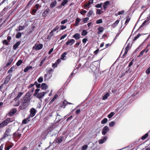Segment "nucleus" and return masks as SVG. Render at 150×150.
I'll use <instances>...</instances> for the list:
<instances>
[{
    "label": "nucleus",
    "instance_id": "obj_34",
    "mask_svg": "<svg viewBox=\"0 0 150 150\" xmlns=\"http://www.w3.org/2000/svg\"><path fill=\"white\" fill-rule=\"evenodd\" d=\"M68 2L67 0H63L61 4V5L62 6H64Z\"/></svg>",
    "mask_w": 150,
    "mask_h": 150
},
{
    "label": "nucleus",
    "instance_id": "obj_47",
    "mask_svg": "<svg viewBox=\"0 0 150 150\" xmlns=\"http://www.w3.org/2000/svg\"><path fill=\"white\" fill-rule=\"evenodd\" d=\"M115 124V122L114 121H112L110 122L109 125L111 127H113Z\"/></svg>",
    "mask_w": 150,
    "mask_h": 150
},
{
    "label": "nucleus",
    "instance_id": "obj_5",
    "mask_svg": "<svg viewBox=\"0 0 150 150\" xmlns=\"http://www.w3.org/2000/svg\"><path fill=\"white\" fill-rule=\"evenodd\" d=\"M30 115L29 117H34L36 113V110L33 108H32L30 110Z\"/></svg>",
    "mask_w": 150,
    "mask_h": 150
},
{
    "label": "nucleus",
    "instance_id": "obj_55",
    "mask_svg": "<svg viewBox=\"0 0 150 150\" xmlns=\"http://www.w3.org/2000/svg\"><path fill=\"white\" fill-rule=\"evenodd\" d=\"M57 64L56 62H55L53 64L52 66V67L54 69L57 67Z\"/></svg>",
    "mask_w": 150,
    "mask_h": 150
},
{
    "label": "nucleus",
    "instance_id": "obj_59",
    "mask_svg": "<svg viewBox=\"0 0 150 150\" xmlns=\"http://www.w3.org/2000/svg\"><path fill=\"white\" fill-rule=\"evenodd\" d=\"M3 42L4 44H5L6 45H8V42L6 40H4L3 41Z\"/></svg>",
    "mask_w": 150,
    "mask_h": 150
},
{
    "label": "nucleus",
    "instance_id": "obj_51",
    "mask_svg": "<svg viewBox=\"0 0 150 150\" xmlns=\"http://www.w3.org/2000/svg\"><path fill=\"white\" fill-rule=\"evenodd\" d=\"M43 79L42 77H40L38 79V81L39 83H41L43 81Z\"/></svg>",
    "mask_w": 150,
    "mask_h": 150
},
{
    "label": "nucleus",
    "instance_id": "obj_24",
    "mask_svg": "<svg viewBox=\"0 0 150 150\" xmlns=\"http://www.w3.org/2000/svg\"><path fill=\"white\" fill-rule=\"evenodd\" d=\"M68 102L66 100H64L62 103V105L61 107H63L64 108L65 107V106L67 105V104Z\"/></svg>",
    "mask_w": 150,
    "mask_h": 150
},
{
    "label": "nucleus",
    "instance_id": "obj_7",
    "mask_svg": "<svg viewBox=\"0 0 150 150\" xmlns=\"http://www.w3.org/2000/svg\"><path fill=\"white\" fill-rule=\"evenodd\" d=\"M93 0H89L88 3H86V4L84 5V6L89 8L90 7V5L92 4H93Z\"/></svg>",
    "mask_w": 150,
    "mask_h": 150
},
{
    "label": "nucleus",
    "instance_id": "obj_16",
    "mask_svg": "<svg viewBox=\"0 0 150 150\" xmlns=\"http://www.w3.org/2000/svg\"><path fill=\"white\" fill-rule=\"evenodd\" d=\"M54 70L51 68H47L46 69V72L48 74H52Z\"/></svg>",
    "mask_w": 150,
    "mask_h": 150
},
{
    "label": "nucleus",
    "instance_id": "obj_10",
    "mask_svg": "<svg viewBox=\"0 0 150 150\" xmlns=\"http://www.w3.org/2000/svg\"><path fill=\"white\" fill-rule=\"evenodd\" d=\"M46 93V92H42L40 93L37 94L36 96V97L39 98H42L45 95V94Z\"/></svg>",
    "mask_w": 150,
    "mask_h": 150
},
{
    "label": "nucleus",
    "instance_id": "obj_6",
    "mask_svg": "<svg viewBox=\"0 0 150 150\" xmlns=\"http://www.w3.org/2000/svg\"><path fill=\"white\" fill-rule=\"evenodd\" d=\"M109 129L108 126H105L103 128L102 131V133L103 135H105L106 133L109 131Z\"/></svg>",
    "mask_w": 150,
    "mask_h": 150
},
{
    "label": "nucleus",
    "instance_id": "obj_22",
    "mask_svg": "<svg viewBox=\"0 0 150 150\" xmlns=\"http://www.w3.org/2000/svg\"><path fill=\"white\" fill-rule=\"evenodd\" d=\"M63 137H59L56 139V142H57L60 143L62 142L63 141Z\"/></svg>",
    "mask_w": 150,
    "mask_h": 150
},
{
    "label": "nucleus",
    "instance_id": "obj_40",
    "mask_svg": "<svg viewBox=\"0 0 150 150\" xmlns=\"http://www.w3.org/2000/svg\"><path fill=\"white\" fill-rule=\"evenodd\" d=\"M108 121V119L106 118H105L103 119L101 121L102 124H104L106 123Z\"/></svg>",
    "mask_w": 150,
    "mask_h": 150
},
{
    "label": "nucleus",
    "instance_id": "obj_4",
    "mask_svg": "<svg viewBox=\"0 0 150 150\" xmlns=\"http://www.w3.org/2000/svg\"><path fill=\"white\" fill-rule=\"evenodd\" d=\"M43 46L42 44H36L33 47V50H40L42 49Z\"/></svg>",
    "mask_w": 150,
    "mask_h": 150
},
{
    "label": "nucleus",
    "instance_id": "obj_33",
    "mask_svg": "<svg viewBox=\"0 0 150 150\" xmlns=\"http://www.w3.org/2000/svg\"><path fill=\"white\" fill-rule=\"evenodd\" d=\"M119 22V20H117L115 21V22L112 25V26L113 28H115L117 25L118 24Z\"/></svg>",
    "mask_w": 150,
    "mask_h": 150
},
{
    "label": "nucleus",
    "instance_id": "obj_31",
    "mask_svg": "<svg viewBox=\"0 0 150 150\" xmlns=\"http://www.w3.org/2000/svg\"><path fill=\"white\" fill-rule=\"evenodd\" d=\"M110 94L109 93H107L104 96H103V99L105 100L109 96Z\"/></svg>",
    "mask_w": 150,
    "mask_h": 150
},
{
    "label": "nucleus",
    "instance_id": "obj_18",
    "mask_svg": "<svg viewBox=\"0 0 150 150\" xmlns=\"http://www.w3.org/2000/svg\"><path fill=\"white\" fill-rule=\"evenodd\" d=\"M21 43V42L18 41L13 46V49L16 50L18 47L20 45Z\"/></svg>",
    "mask_w": 150,
    "mask_h": 150
},
{
    "label": "nucleus",
    "instance_id": "obj_9",
    "mask_svg": "<svg viewBox=\"0 0 150 150\" xmlns=\"http://www.w3.org/2000/svg\"><path fill=\"white\" fill-rule=\"evenodd\" d=\"M75 40L73 39H71L68 40L66 42V45H72L75 42Z\"/></svg>",
    "mask_w": 150,
    "mask_h": 150
},
{
    "label": "nucleus",
    "instance_id": "obj_45",
    "mask_svg": "<svg viewBox=\"0 0 150 150\" xmlns=\"http://www.w3.org/2000/svg\"><path fill=\"white\" fill-rule=\"evenodd\" d=\"M13 146V144H11L6 148V150H9Z\"/></svg>",
    "mask_w": 150,
    "mask_h": 150
},
{
    "label": "nucleus",
    "instance_id": "obj_29",
    "mask_svg": "<svg viewBox=\"0 0 150 150\" xmlns=\"http://www.w3.org/2000/svg\"><path fill=\"white\" fill-rule=\"evenodd\" d=\"M49 9H46L43 13V16L44 17L46 16H47V14L49 11Z\"/></svg>",
    "mask_w": 150,
    "mask_h": 150
},
{
    "label": "nucleus",
    "instance_id": "obj_64",
    "mask_svg": "<svg viewBox=\"0 0 150 150\" xmlns=\"http://www.w3.org/2000/svg\"><path fill=\"white\" fill-rule=\"evenodd\" d=\"M146 72L147 74H149L150 73V67L146 70Z\"/></svg>",
    "mask_w": 150,
    "mask_h": 150
},
{
    "label": "nucleus",
    "instance_id": "obj_1",
    "mask_svg": "<svg viewBox=\"0 0 150 150\" xmlns=\"http://www.w3.org/2000/svg\"><path fill=\"white\" fill-rule=\"evenodd\" d=\"M14 121V119L12 118H7L1 123L0 124L1 127H3L7 125L8 123L12 122Z\"/></svg>",
    "mask_w": 150,
    "mask_h": 150
},
{
    "label": "nucleus",
    "instance_id": "obj_14",
    "mask_svg": "<svg viewBox=\"0 0 150 150\" xmlns=\"http://www.w3.org/2000/svg\"><path fill=\"white\" fill-rule=\"evenodd\" d=\"M104 29V28L102 27L101 26H99L98 28V34H100L103 31Z\"/></svg>",
    "mask_w": 150,
    "mask_h": 150
},
{
    "label": "nucleus",
    "instance_id": "obj_44",
    "mask_svg": "<svg viewBox=\"0 0 150 150\" xmlns=\"http://www.w3.org/2000/svg\"><path fill=\"white\" fill-rule=\"evenodd\" d=\"M114 115V113L113 112H111L108 115V117L109 118H111Z\"/></svg>",
    "mask_w": 150,
    "mask_h": 150
},
{
    "label": "nucleus",
    "instance_id": "obj_15",
    "mask_svg": "<svg viewBox=\"0 0 150 150\" xmlns=\"http://www.w3.org/2000/svg\"><path fill=\"white\" fill-rule=\"evenodd\" d=\"M109 4V1H108L105 2L103 5V7L104 10H106L108 7V5Z\"/></svg>",
    "mask_w": 150,
    "mask_h": 150
},
{
    "label": "nucleus",
    "instance_id": "obj_17",
    "mask_svg": "<svg viewBox=\"0 0 150 150\" xmlns=\"http://www.w3.org/2000/svg\"><path fill=\"white\" fill-rule=\"evenodd\" d=\"M30 117L29 116L27 118H26L23 120L22 121V123L23 124H26L30 120Z\"/></svg>",
    "mask_w": 150,
    "mask_h": 150
},
{
    "label": "nucleus",
    "instance_id": "obj_38",
    "mask_svg": "<svg viewBox=\"0 0 150 150\" xmlns=\"http://www.w3.org/2000/svg\"><path fill=\"white\" fill-rule=\"evenodd\" d=\"M59 27L58 26H57L55 28H54L50 32V34L56 31V30L59 29Z\"/></svg>",
    "mask_w": 150,
    "mask_h": 150
},
{
    "label": "nucleus",
    "instance_id": "obj_35",
    "mask_svg": "<svg viewBox=\"0 0 150 150\" xmlns=\"http://www.w3.org/2000/svg\"><path fill=\"white\" fill-rule=\"evenodd\" d=\"M80 21V19L79 18H77L76 19V21L75 23L74 24V26H77L78 25Z\"/></svg>",
    "mask_w": 150,
    "mask_h": 150
},
{
    "label": "nucleus",
    "instance_id": "obj_43",
    "mask_svg": "<svg viewBox=\"0 0 150 150\" xmlns=\"http://www.w3.org/2000/svg\"><path fill=\"white\" fill-rule=\"evenodd\" d=\"M22 60L21 59H20L16 63V65L17 66H19L21 65V64H22Z\"/></svg>",
    "mask_w": 150,
    "mask_h": 150
},
{
    "label": "nucleus",
    "instance_id": "obj_57",
    "mask_svg": "<svg viewBox=\"0 0 150 150\" xmlns=\"http://www.w3.org/2000/svg\"><path fill=\"white\" fill-rule=\"evenodd\" d=\"M140 36V34H138L137 35H136L134 38V39L133 40L134 41H135L136 40L137 38H138Z\"/></svg>",
    "mask_w": 150,
    "mask_h": 150
},
{
    "label": "nucleus",
    "instance_id": "obj_21",
    "mask_svg": "<svg viewBox=\"0 0 150 150\" xmlns=\"http://www.w3.org/2000/svg\"><path fill=\"white\" fill-rule=\"evenodd\" d=\"M16 108L12 109L9 112V114L11 116H12L16 112Z\"/></svg>",
    "mask_w": 150,
    "mask_h": 150
},
{
    "label": "nucleus",
    "instance_id": "obj_8",
    "mask_svg": "<svg viewBox=\"0 0 150 150\" xmlns=\"http://www.w3.org/2000/svg\"><path fill=\"white\" fill-rule=\"evenodd\" d=\"M150 20V16L148 17L146 20L141 25V27H143L149 23V22Z\"/></svg>",
    "mask_w": 150,
    "mask_h": 150
},
{
    "label": "nucleus",
    "instance_id": "obj_36",
    "mask_svg": "<svg viewBox=\"0 0 150 150\" xmlns=\"http://www.w3.org/2000/svg\"><path fill=\"white\" fill-rule=\"evenodd\" d=\"M103 12V11L102 9H97L96 10V13L98 15H100Z\"/></svg>",
    "mask_w": 150,
    "mask_h": 150
},
{
    "label": "nucleus",
    "instance_id": "obj_20",
    "mask_svg": "<svg viewBox=\"0 0 150 150\" xmlns=\"http://www.w3.org/2000/svg\"><path fill=\"white\" fill-rule=\"evenodd\" d=\"M107 137H105L103 139L100 140L99 141V143L100 144H102L105 142L107 140Z\"/></svg>",
    "mask_w": 150,
    "mask_h": 150
},
{
    "label": "nucleus",
    "instance_id": "obj_25",
    "mask_svg": "<svg viewBox=\"0 0 150 150\" xmlns=\"http://www.w3.org/2000/svg\"><path fill=\"white\" fill-rule=\"evenodd\" d=\"M58 95L57 94H56L52 98V99L50 101L49 103L50 104H52L54 101L58 97Z\"/></svg>",
    "mask_w": 150,
    "mask_h": 150
},
{
    "label": "nucleus",
    "instance_id": "obj_58",
    "mask_svg": "<svg viewBox=\"0 0 150 150\" xmlns=\"http://www.w3.org/2000/svg\"><path fill=\"white\" fill-rule=\"evenodd\" d=\"M67 34H66L62 36L60 38V40H62L64 39L66 37H67Z\"/></svg>",
    "mask_w": 150,
    "mask_h": 150
},
{
    "label": "nucleus",
    "instance_id": "obj_50",
    "mask_svg": "<svg viewBox=\"0 0 150 150\" xmlns=\"http://www.w3.org/2000/svg\"><path fill=\"white\" fill-rule=\"evenodd\" d=\"M102 5V3H101L100 4H98L95 6V7L97 8H100L101 7Z\"/></svg>",
    "mask_w": 150,
    "mask_h": 150
},
{
    "label": "nucleus",
    "instance_id": "obj_63",
    "mask_svg": "<svg viewBox=\"0 0 150 150\" xmlns=\"http://www.w3.org/2000/svg\"><path fill=\"white\" fill-rule=\"evenodd\" d=\"M145 51V50H142V51H141L139 54V56H142V55H143V54H144V52Z\"/></svg>",
    "mask_w": 150,
    "mask_h": 150
},
{
    "label": "nucleus",
    "instance_id": "obj_41",
    "mask_svg": "<svg viewBox=\"0 0 150 150\" xmlns=\"http://www.w3.org/2000/svg\"><path fill=\"white\" fill-rule=\"evenodd\" d=\"M13 62V60L12 59H9L8 60V62L6 64V67H8Z\"/></svg>",
    "mask_w": 150,
    "mask_h": 150
},
{
    "label": "nucleus",
    "instance_id": "obj_39",
    "mask_svg": "<svg viewBox=\"0 0 150 150\" xmlns=\"http://www.w3.org/2000/svg\"><path fill=\"white\" fill-rule=\"evenodd\" d=\"M93 11L92 10H90L87 13V16L88 17H90L91 16L93 13Z\"/></svg>",
    "mask_w": 150,
    "mask_h": 150
},
{
    "label": "nucleus",
    "instance_id": "obj_48",
    "mask_svg": "<svg viewBox=\"0 0 150 150\" xmlns=\"http://www.w3.org/2000/svg\"><path fill=\"white\" fill-rule=\"evenodd\" d=\"M103 22L102 20L101 19H100L98 20H97L96 21V23L97 24H100L101 23Z\"/></svg>",
    "mask_w": 150,
    "mask_h": 150
},
{
    "label": "nucleus",
    "instance_id": "obj_3",
    "mask_svg": "<svg viewBox=\"0 0 150 150\" xmlns=\"http://www.w3.org/2000/svg\"><path fill=\"white\" fill-rule=\"evenodd\" d=\"M29 105V104L28 103L22 102V104L19 106V108L21 110L25 109Z\"/></svg>",
    "mask_w": 150,
    "mask_h": 150
},
{
    "label": "nucleus",
    "instance_id": "obj_28",
    "mask_svg": "<svg viewBox=\"0 0 150 150\" xmlns=\"http://www.w3.org/2000/svg\"><path fill=\"white\" fill-rule=\"evenodd\" d=\"M47 87V85L45 83H42L41 88L42 89H46Z\"/></svg>",
    "mask_w": 150,
    "mask_h": 150
},
{
    "label": "nucleus",
    "instance_id": "obj_52",
    "mask_svg": "<svg viewBox=\"0 0 150 150\" xmlns=\"http://www.w3.org/2000/svg\"><path fill=\"white\" fill-rule=\"evenodd\" d=\"M16 101V103L14 104V106H18L19 105V101L18 100Z\"/></svg>",
    "mask_w": 150,
    "mask_h": 150
},
{
    "label": "nucleus",
    "instance_id": "obj_49",
    "mask_svg": "<svg viewBox=\"0 0 150 150\" xmlns=\"http://www.w3.org/2000/svg\"><path fill=\"white\" fill-rule=\"evenodd\" d=\"M148 135V134L146 133L142 137V139L143 140L145 139L147 137Z\"/></svg>",
    "mask_w": 150,
    "mask_h": 150
},
{
    "label": "nucleus",
    "instance_id": "obj_30",
    "mask_svg": "<svg viewBox=\"0 0 150 150\" xmlns=\"http://www.w3.org/2000/svg\"><path fill=\"white\" fill-rule=\"evenodd\" d=\"M10 77L9 76H8L6 79L4 81V84H6L7 83H8L9 81V80H10Z\"/></svg>",
    "mask_w": 150,
    "mask_h": 150
},
{
    "label": "nucleus",
    "instance_id": "obj_19",
    "mask_svg": "<svg viewBox=\"0 0 150 150\" xmlns=\"http://www.w3.org/2000/svg\"><path fill=\"white\" fill-rule=\"evenodd\" d=\"M23 93L20 92L18 93L17 96L14 99V100L16 101L23 95Z\"/></svg>",
    "mask_w": 150,
    "mask_h": 150
},
{
    "label": "nucleus",
    "instance_id": "obj_23",
    "mask_svg": "<svg viewBox=\"0 0 150 150\" xmlns=\"http://www.w3.org/2000/svg\"><path fill=\"white\" fill-rule=\"evenodd\" d=\"M32 68V67L31 66H29L26 67L23 70L24 72H26L29 70L31 69Z\"/></svg>",
    "mask_w": 150,
    "mask_h": 150
},
{
    "label": "nucleus",
    "instance_id": "obj_11",
    "mask_svg": "<svg viewBox=\"0 0 150 150\" xmlns=\"http://www.w3.org/2000/svg\"><path fill=\"white\" fill-rule=\"evenodd\" d=\"M73 37L76 40H78L80 38V34L78 33H76L73 35Z\"/></svg>",
    "mask_w": 150,
    "mask_h": 150
},
{
    "label": "nucleus",
    "instance_id": "obj_42",
    "mask_svg": "<svg viewBox=\"0 0 150 150\" xmlns=\"http://www.w3.org/2000/svg\"><path fill=\"white\" fill-rule=\"evenodd\" d=\"M21 36V34L20 32L18 33L16 35V37L17 38H19Z\"/></svg>",
    "mask_w": 150,
    "mask_h": 150
},
{
    "label": "nucleus",
    "instance_id": "obj_62",
    "mask_svg": "<svg viewBox=\"0 0 150 150\" xmlns=\"http://www.w3.org/2000/svg\"><path fill=\"white\" fill-rule=\"evenodd\" d=\"M87 41L88 39L87 38H85L82 40V42L83 43L85 44L86 42Z\"/></svg>",
    "mask_w": 150,
    "mask_h": 150
},
{
    "label": "nucleus",
    "instance_id": "obj_53",
    "mask_svg": "<svg viewBox=\"0 0 150 150\" xmlns=\"http://www.w3.org/2000/svg\"><path fill=\"white\" fill-rule=\"evenodd\" d=\"M87 145H85L82 146V149L83 150H86L87 149Z\"/></svg>",
    "mask_w": 150,
    "mask_h": 150
},
{
    "label": "nucleus",
    "instance_id": "obj_32",
    "mask_svg": "<svg viewBox=\"0 0 150 150\" xmlns=\"http://www.w3.org/2000/svg\"><path fill=\"white\" fill-rule=\"evenodd\" d=\"M25 28V26H20L18 28V29H16V30L17 31L22 30L24 29V28Z\"/></svg>",
    "mask_w": 150,
    "mask_h": 150
},
{
    "label": "nucleus",
    "instance_id": "obj_37",
    "mask_svg": "<svg viewBox=\"0 0 150 150\" xmlns=\"http://www.w3.org/2000/svg\"><path fill=\"white\" fill-rule=\"evenodd\" d=\"M88 33V32L86 30H83L82 31L81 34L82 36L86 35Z\"/></svg>",
    "mask_w": 150,
    "mask_h": 150
},
{
    "label": "nucleus",
    "instance_id": "obj_12",
    "mask_svg": "<svg viewBox=\"0 0 150 150\" xmlns=\"http://www.w3.org/2000/svg\"><path fill=\"white\" fill-rule=\"evenodd\" d=\"M67 53L65 52L62 54L61 57V59L62 60H65L66 59L67 57L66 55H67Z\"/></svg>",
    "mask_w": 150,
    "mask_h": 150
},
{
    "label": "nucleus",
    "instance_id": "obj_27",
    "mask_svg": "<svg viewBox=\"0 0 150 150\" xmlns=\"http://www.w3.org/2000/svg\"><path fill=\"white\" fill-rule=\"evenodd\" d=\"M129 49V46L127 45L126 47L125 50V52L123 55V56L124 57V56H126V54H127L128 51Z\"/></svg>",
    "mask_w": 150,
    "mask_h": 150
},
{
    "label": "nucleus",
    "instance_id": "obj_46",
    "mask_svg": "<svg viewBox=\"0 0 150 150\" xmlns=\"http://www.w3.org/2000/svg\"><path fill=\"white\" fill-rule=\"evenodd\" d=\"M40 91V89H36L35 91V93L33 95L34 96H36L37 95L38 93V92H39Z\"/></svg>",
    "mask_w": 150,
    "mask_h": 150
},
{
    "label": "nucleus",
    "instance_id": "obj_56",
    "mask_svg": "<svg viewBox=\"0 0 150 150\" xmlns=\"http://www.w3.org/2000/svg\"><path fill=\"white\" fill-rule=\"evenodd\" d=\"M33 0H30L28 3L27 6H28L30 5H32L33 3Z\"/></svg>",
    "mask_w": 150,
    "mask_h": 150
},
{
    "label": "nucleus",
    "instance_id": "obj_61",
    "mask_svg": "<svg viewBox=\"0 0 150 150\" xmlns=\"http://www.w3.org/2000/svg\"><path fill=\"white\" fill-rule=\"evenodd\" d=\"M89 20V18L88 17H86L85 18L83 19V22L84 23H86L87 22V21H88Z\"/></svg>",
    "mask_w": 150,
    "mask_h": 150
},
{
    "label": "nucleus",
    "instance_id": "obj_2",
    "mask_svg": "<svg viewBox=\"0 0 150 150\" xmlns=\"http://www.w3.org/2000/svg\"><path fill=\"white\" fill-rule=\"evenodd\" d=\"M30 93H26L25 97L23 98V100L22 102L28 103L30 104Z\"/></svg>",
    "mask_w": 150,
    "mask_h": 150
},
{
    "label": "nucleus",
    "instance_id": "obj_13",
    "mask_svg": "<svg viewBox=\"0 0 150 150\" xmlns=\"http://www.w3.org/2000/svg\"><path fill=\"white\" fill-rule=\"evenodd\" d=\"M52 76V74H50L47 73L44 75V79L46 80L49 79Z\"/></svg>",
    "mask_w": 150,
    "mask_h": 150
},
{
    "label": "nucleus",
    "instance_id": "obj_60",
    "mask_svg": "<svg viewBox=\"0 0 150 150\" xmlns=\"http://www.w3.org/2000/svg\"><path fill=\"white\" fill-rule=\"evenodd\" d=\"M68 21V20L67 19H65L64 20L62 21L61 22V23L62 24H64L66 22H67Z\"/></svg>",
    "mask_w": 150,
    "mask_h": 150
},
{
    "label": "nucleus",
    "instance_id": "obj_26",
    "mask_svg": "<svg viewBox=\"0 0 150 150\" xmlns=\"http://www.w3.org/2000/svg\"><path fill=\"white\" fill-rule=\"evenodd\" d=\"M57 3V2L56 1V0H54L50 4V6L52 8L55 6L56 5Z\"/></svg>",
    "mask_w": 150,
    "mask_h": 150
},
{
    "label": "nucleus",
    "instance_id": "obj_54",
    "mask_svg": "<svg viewBox=\"0 0 150 150\" xmlns=\"http://www.w3.org/2000/svg\"><path fill=\"white\" fill-rule=\"evenodd\" d=\"M130 19V18L129 17H127L125 21V24H127L129 22Z\"/></svg>",
    "mask_w": 150,
    "mask_h": 150
}]
</instances>
